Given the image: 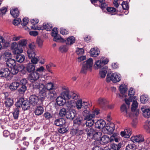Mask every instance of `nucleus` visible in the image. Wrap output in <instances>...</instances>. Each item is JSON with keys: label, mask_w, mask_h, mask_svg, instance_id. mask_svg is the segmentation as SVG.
<instances>
[{"label": "nucleus", "mask_w": 150, "mask_h": 150, "mask_svg": "<svg viewBox=\"0 0 150 150\" xmlns=\"http://www.w3.org/2000/svg\"><path fill=\"white\" fill-rule=\"evenodd\" d=\"M16 60L14 59L10 58L7 59L6 61V65L10 68L16 65Z\"/></svg>", "instance_id": "nucleus-34"}, {"label": "nucleus", "mask_w": 150, "mask_h": 150, "mask_svg": "<svg viewBox=\"0 0 150 150\" xmlns=\"http://www.w3.org/2000/svg\"><path fill=\"white\" fill-rule=\"evenodd\" d=\"M26 70L29 73H32L35 70V65L32 63H29L28 64L26 67Z\"/></svg>", "instance_id": "nucleus-37"}, {"label": "nucleus", "mask_w": 150, "mask_h": 150, "mask_svg": "<svg viewBox=\"0 0 150 150\" xmlns=\"http://www.w3.org/2000/svg\"><path fill=\"white\" fill-rule=\"evenodd\" d=\"M119 89L121 94H124L127 91V86L125 84H122L119 87Z\"/></svg>", "instance_id": "nucleus-45"}, {"label": "nucleus", "mask_w": 150, "mask_h": 150, "mask_svg": "<svg viewBox=\"0 0 150 150\" xmlns=\"http://www.w3.org/2000/svg\"><path fill=\"white\" fill-rule=\"evenodd\" d=\"M85 106V107H87V108L86 110H83V112L85 113V114H84V115L86 116V119L93 118L96 115H97L99 113V111L98 110H94L92 113H91L89 108L90 107L89 103H86Z\"/></svg>", "instance_id": "nucleus-4"}, {"label": "nucleus", "mask_w": 150, "mask_h": 150, "mask_svg": "<svg viewBox=\"0 0 150 150\" xmlns=\"http://www.w3.org/2000/svg\"><path fill=\"white\" fill-rule=\"evenodd\" d=\"M64 96L65 98L66 97V98L68 99H69L71 98L75 100H76L79 98V95H77L76 93L73 92L70 93V95L69 93L66 92L64 93Z\"/></svg>", "instance_id": "nucleus-24"}, {"label": "nucleus", "mask_w": 150, "mask_h": 150, "mask_svg": "<svg viewBox=\"0 0 150 150\" xmlns=\"http://www.w3.org/2000/svg\"><path fill=\"white\" fill-rule=\"evenodd\" d=\"M11 47L13 50V52L14 54H18L23 52V49L18 45L16 42H13L11 45Z\"/></svg>", "instance_id": "nucleus-11"}, {"label": "nucleus", "mask_w": 150, "mask_h": 150, "mask_svg": "<svg viewBox=\"0 0 150 150\" xmlns=\"http://www.w3.org/2000/svg\"><path fill=\"white\" fill-rule=\"evenodd\" d=\"M13 103L14 101L12 98H8L5 101V106L8 110H9L13 105Z\"/></svg>", "instance_id": "nucleus-36"}, {"label": "nucleus", "mask_w": 150, "mask_h": 150, "mask_svg": "<svg viewBox=\"0 0 150 150\" xmlns=\"http://www.w3.org/2000/svg\"><path fill=\"white\" fill-rule=\"evenodd\" d=\"M43 116L45 119L50 120L53 117V114L51 113L47 112L44 113Z\"/></svg>", "instance_id": "nucleus-54"}, {"label": "nucleus", "mask_w": 150, "mask_h": 150, "mask_svg": "<svg viewBox=\"0 0 150 150\" xmlns=\"http://www.w3.org/2000/svg\"><path fill=\"white\" fill-rule=\"evenodd\" d=\"M98 103L100 107L103 108L106 105L107 101L104 98H100L98 100Z\"/></svg>", "instance_id": "nucleus-29"}, {"label": "nucleus", "mask_w": 150, "mask_h": 150, "mask_svg": "<svg viewBox=\"0 0 150 150\" xmlns=\"http://www.w3.org/2000/svg\"><path fill=\"white\" fill-rule=\"evenodd\" d=\"M85 117L84 119L81 116H79L73 120V125L77 128L83 129L85 127Z\"/></svg>", "instance_id": "nucleus-5"}, {"label": "nucleus", "mask_w": 150, "mask_h": 150, "mask_svg": "<svg viewBox=\"0 0 150 150\" xmlns=\"http://www.w3.org/2000/svg\"><path fill=\"white\" fill-rule=\"evenodd\" d=\"M98 69H99L100 70L99 74L100 77L101 78H105L108 69V67L105 66L103 67H101Z\"/></svg>", "instance_id": "nucleus-27"}, {"label": "nucleus", "mask_w": 150, "mask_h": 150, "mask_svg": "<svg viewBox=\"0 0 150 150\" xmlns=\"http://www.w3.org/2000/svg\"><path fill=\"white\" fill-rule=\"evenodd\" d=\"M39 74L35 71L29 75L28 78L31 82L34 83L39 79Z\"/></svg>", "instance_id": "nucleus-14"}, {"label": "nucleus", "mask_w": 150, "mask_h": 150, "mask_svg": "<svg viewBox=\"0 0 150 150\" xmlns=\"http://www.w3.org/2000/svg\"><path fill=\"white\" fill-rule=\"evenodd\" d=\"M40 105H37L36 106L34 113L36 115L39 116L42 115L44 109L42 104Z\"/></svg>", "instance_id": "nucleus-25"}, {"label": "nucleus", "mask_w": 150, "mask_h": 150, "mask_svg": "<svg viewBox=\"0 0 150 150\" xmlns=\"http://www.w3.org/2000/svg\"><path fill=\"white\" fill-rule=\"evenodd\" d=\"M15 58L16 61L21 63L24 60L25 56L24 55L18 54L16 55Z\"/></svg>", "instance_id": "nucleus-49"}, {"label": "nucleus", "mask_w": 150, "mask_h": 150, "mask_svg": "<svg viewBox=\"0 0 150 150\" xmlns=\"http://www.w3.org/2000/svg\"><path fill=\"white\" fill-rule=\"evenodd\" d=\"M35 46L33 44L30 43L29 44L27 53L29 58L35 56Z\"/></svg>", "instance_id": "nucleus-12"}, {"label": "nucleus", "mask_w": 150, "mask_h": 150, "mask_svg": "<svg viewBox=\"0 0 150 150\" xmlns=\"http://www.w3.org/2000/svg\"><path fill=\"white\" fill-rule=\"evenodd\" d=\"M131 110L133 111L135 110L138 106V103L137 101H134L132 105Z\"/></svg>", "instance_id": "nucleus-62"}, {"label": "nucleus", "mask_w": 150, "mask_h": 150, "mask_svg": "<svg viewBox=\"0 0 150 150\" xmlns=\"http://www.w3.org/2000/svg\"><path fill=\"white\" fill-rule=\"evenodd\" d=\"M10 73V70L8 68H2L0 70V77L6 78L9 76Z\"/></svg>", "instance_id": "nucleus-16"}, {"label": "nucleus", "mask_w": 150, "mask_h": 150, "mask_svg": "<svg viewBox=\"0 0 150 150\" xmlns=\"http://www.w3.org/2000/svg\"><path fill=\"white\" fill-rule=\"evenodd\" d=\"M43 26L44 30H45L47 31H50L52 28V24L50 23H44L43 24Z\"/></svg>", "instance_id": "nucleus-48"}, {"label": "nucleus", "mask_w": 150, "mask_h": 150, "mask_svg": "<svg viewBox=\"0 0 150 150\" xmlns=\"http://www.w3.org/2000/svg\"><path fill=\"white\" fill-rule=\"evenodd\" d=\"M121 5L123 9L125 10H128L129 8V6L127 2L123 1L122 2Z\"/></svg>", "instance_id": "nucleus-59"}, {"label": "nucleus", "mask_w": 150, "mask_h": 150, "mask_svg": "<svg viewBox=\"0 0 150 150\" xmlns=\"http://www.w3.org/2000/svg\"><path fill=\"white\" fill-rule=\"evenodd\" d=\"M105 127L109 134L112 133L115 129L114 124L110 122L106 124Z\"/></svg>", "instance_id": "nucleus-23"}, {"label": "nucleus", "mask_w": 150, "mask_h": 150, "mask_svg": "<svg viewBox=\"0 0 150 150\" xmlns=\"http://www.w3.org/2000/svg\"><path fill=\"white\" fill-rule=\"evenodd\" d=\"M52 36L54 37L53 41H54L58 42L59 40H60L61 42H64L65 41L61 38L60 35L58 34L54 35H52Z\"/></svg>", "instance_id": "nucleus-42"}, {"label": "nucleus", "mask_w": 150, "mask_h": 150, "mask_svg": "<svg viewBox=\"0 0 150 150\" xmlns=\"http://www.w3.org/2000/svg\"><path fill=\"white\" fill-rule=\"evenodd\" d=\"M30 103L28 100H25L22 98H20L19 100L16 103V107H18L20 108L22 107V109L26 110L29 109L30 108Z\"/></svg>", "instance_id": "nucleus-2"}, {"label": "nucleus", "mask_w": 150, "mask_h": 150, "mask_svg": "<svg viewBox=\"0 0 150 150\" xmlns=\"http://www.w3.org/2000/svg\"><path fill=\"white\" fill-rule=\"evenodd\" d=\"M10 13L14 18H16L19 15V12L17 8H14L10 10Z\"/></svg>", "instance_id": "nucleus-41"}, {"label": "nucleus", "mask_w": 150, "mask_h": 150, "mask_svg": "<svg viewBox=\"0 0 150 150\" xmlns=\"http://www.w3.org/2000/svg\"><path fill=\"white\" fill-rule=\"evenodd\" d=\"M23 22L21 23V25L22 26H25L27 24L29 20L28 18L25 17L23 19Z\"/></svg>", "instance_id": "nucleus-64"}, {"label": "nucleus", "mask_w": 150, "mask_h": 150, "mask_svg": "<svg viewBox=\"0 0 150 150\" xmlns=\"http://www.w3.org/2000/svg\"><path fill=\"white\" fill-rule=\"evenodd\" d=\"M121 79V76L120 74L114 73L110 75V74L108 73L107 75L106 81L108 83L111 81L114 83H116L120 81Z\"/></svg>", "instance_id": "nucleus-3"}, {"label": "nucleus", "mask_w": 150, "mask_h": 150, "mask_svg": "<svg viewBox=\"0 0 150 150\" xmlns=\"http://www.w3.org/2000/svg\"><path fill=\"white\" fill-rule=\"evenodd\" d=\"M86 103H89L86 102H83V103H82V100L81 99L78 100L76 103V105L77 109L79 110L81 108H83L84 109H83V110H86L87 108V107H85V106Z\"/></svg>", "instance_id": "nucleus-22"}, {"label": "nucleus", "mask_w": 150, "mask_h": 150, "mask_svg": "<svg viewBox=\"0 0 150 150\" xmlns=\"http://www.w3.org/2000/svg\"><path fill=\"white\" fill-rule=\"evenodd\" d=\"M56 101L57 105L59 106H62L66 103L65 99L62 96L57 97L56 99Z\"/></svg>", "instance_id": "nucleus-30"}, {"label": "nucleus", "mask_w": 150, "mask_h": 150, "mask_svg": "<svg viewBox=\"0 0 150 150\" xmlns=\"http://www.w3.org/2000/svg\"><path fill=\"white\" fill-rule=\"evenodd\" d=\"M37 43L39 47H41L43 43V41L40 38L38 37L36 40Z\"/></svg>", "instance_id": "nucleus-63"}, {"label": "nucleus", "mask_w": 150, "mask_h": 150, "mask_svg": "<svg viewBox=\"0 0 150 150\" xmlns=\"http://www.w3.org/2000/svg\"><path fill=\"white\" fill-rule=\"evenodd\" d=\"M122 146V143L120 142L117 144L112 143L110 146V150H120Z\"/></svg>", "instance_id": "nucleus-32"}, {"label": "nucleus", "mask_w": 150, "mask_h": 150, "mask_svg": "<svg viewBox=\"0 0 150 150\" xmlns=\"http://www.w3.org/2000/svg\"><path fill=\"white\" fill-rule=\"evenodd\" d=\"M84 114H85V112H83L82 114L83 116L85 117V126H86L88 127H91L94 123L95 124L94 120L92 119V118L86 119V116L84 115Z\"/></svg>", "instance_id": "nucleus-20"}, {"label": "nucleus", "mask_w": 150, "mask_h": 150, "mask_svg": "<svg viewBox=\"0 0 150 150\" xmlns=\"http://www.w3.org/2000/svg\"><path fill=\"white\" fill-rule=\"evenodd\" d=\"M66 121L63 118H58L54 121V124L57 126H60L65 124Z\"/></svg>", "instance_id": "nucleus-31"}, {"label": "nucleus", "mask_w": 150, "mask_h": 150, "mask_svg": "<svg viewBox=\"0 0 150 150\" xmlns=\"http://www.w3.org/2000/svg\"><path fill=\"white\" fill-rule=\"evenodd\" d=\"M150 125V121H147L146 122L145 125L144 126V128L146 130V132L149 133H150V127H149Z\"/></svg>", "instance_id": "nucleus-55"}, {"label": "nucleus", "mask_w": 150, "mask_h": 150, "mask_svg": "<svg viewBox=\"0 0 150 150\" xmlns=\"http://www.w3.org/2000/svg\"><path fill=\"white\" fill-rule=\"evenodd\" d=\"M149 98L147 95H143L140 96V101L142 103H145L149 100Z\"/></svg>", "instance_id": "nucleus-50"}, {"label": "nucleus", "mask_w": 150, "mask_h": 150, "mask_svg": "<svg viewBox=\"0 0 150 150\" xmlns=\"http://www.w3.org/2000/svg\"><path fill=\"white\" fill-rule=\"evenodd\" d=\"M143 116L149 118L150 116V110L149 109H144L143 111Z\"/></svg>", "instance_id": "nucleus-56"}, {"label": "nucleus", "mask_w": 150, "mask_h": 150, "mask_svg": "<svg viewBox=\"0 0 150 150\" xmlns=\"http://www.w3.org/2000/svg\"><path fill=\"white\" fill-rule=\"evenodd\" d=\"M66 106L68 108V109L70 110L73 108L74 105L71 101H68L66 103Z\"/></svg>", "instance_id": "nucleus-58"}, {"label": "nucleus", "mask_w": 150, "mask_h": 150, "mask_svg": "<svg viewBox=\"0 0 150 150\" xmlns=\"http://www.w3.org/2000/svg\"><path fill=\"white\" fill-rule=\"evenodd\" d=\"M40 98L38 96L34 94L30 95L29 98V101L32 105H36L38 103L39 104H42L43 103H40Z\"/></svg>", "instance_id": "nucleus-10"}, {"label": "nucleus", "mask_w": 150, "mask_h": 150, "mask_svg": "<svg viewBox=\"0 0 150 150\" xmlns=\"http://www.w3.org/2000/svg\"><path fill=\"white\" fill-rule=\"evenodd\" d=\"M47 89H46V86L41 88L39 90L38 96L40 98V102L41 103H43L45 100V98L47 97V94H48Z\"/></svg>", "instance_id": "nucleus-13"}, {"label": "nucleus", "mask_w": 150, "mask_h": 150, "mask_svg": "<svg viewBox=\"0 0 150 150\" xmlns=\"http://www.w3.org/2000/svg\"><path fill=\"white\" fill-rule=\"evenodd\" d=\"M99 49L97 48H93L91 49L90 51V53L91 57H96L98 55L99 52Z\"/></svg>", "instance_id": "nucleus-39"}, {"label": "nucleus", "mask_w": 150, "mask_h": 150, "mask_svg": "<svg viewBox=\"0 0 150 150\" xmlns=\"http://www.w3.org/2000/svg\"><path fill=\"white\" fill-rule=\"evenodd\" d=\"M109 61V60L108 59H104V58L102 57L100 60H98L95 62L94 65L95 69H98L99 68L103 67L106 66L105 65L107 64Z\"/></svg>", "instance_id": "nucleus-8"}, {"label": "nucleus", "mask_w": 150, "mask_h": 150, "mask_svg": "<svg viewBox=\"0 0 150 150\" xmlns=\"http://www.w3.org/2000/svg\"><path fill=\"white\" fill-rule=\"evenodd\" d=\"M20 108L18 107L14 108L13 112V117L14 120H18L19 115Z\"/></svg>", "instance_id": "nucleus-40"}, {"label": "nucleus", "mask_w": 150, "mask_h": 150, "mask_svg": "<svg viewBox=\"0 0 150 150\" xmlns=\"http://www.w3.org/2000/svg\"><path fill=\"white\" fill-rule=\"evenodd\" d=\"M19 84L18 82L15 81L11 83L9 88L11 91H15L17 89H18V88H19Z\"/></svg>", "instance_id": "nucleus-28"}, {"label": "nucleus", "mask_w": 150, "mask_h": 150, "mask_svg": "<svg viewBox=\"0 0 150 150\" xmlns=\"http://www.w3.org/2000/svg\"><path fill=\"white\" fill-rule=\"evenodd\" d=\"M40 137H38L34 140L33 144L34 146V149L37 150L38 149L40 146H42L46 143V139H43L40 140Z\"/></svg>", "instance_id": "nucleus-7"}, {"label": "nucleus", "mask_w": 150, "mask_h": 150, "mask_svg": "<svg viewBox=\"0 0 150 150\" xmlns=\"http://www.w3.org/2000/svg\"><path fill=\"white\" fill-rule=\"evenodd\" d=\"M10 120V118L7 116H4V117L0 119V121L1 122L0 123L1 128L3 129H5V127L4 125H3V124H4L5 125H8Z\"/></svg>", "instance_id": "nucleus-19"}, {"label": "nucleus", "mask_w": 150, "mask_h": 150, "mask_svg": "<svg viewBox=\"0 0 150 150\" xmlns=\"http://www.w3.org/2000/svg\"><path fill=\"white\" fill-rule=\"evenodd\" d=\"M132 130L130 128H127L124 130V131H121L120 135L125 138H129L132 134Z\"/></svg>", "instance_id": "nucleus-21"}, {"label": "nucleus", "mask_w": 150, "mask_h": 150, "mask_svg": "<svg viewBox=\"0 0 150 150\" xmlns=\"http://www.w3.org/2000/svg\"><path fill=\"white\" fill-rule=\"evenodd\" d=\"M27 41V40L23 39L19 40L18 45L19 47H21L23 49L26 46Z\"/></svg>", "instance_id": "nucleus-43"}, {"label": "nucleus", "mask_w": 150, "mask_h": 150, "mask_svg": "<svg viewBox=\"0 0 150 150\" xmlns=\"http://www.w3.org/2000/svg\"><path fill=\"white\" fill-rule=\"evenodd\" d=\"M55 67L56 66L54 64L52 63H50V64H47L46 65V68L47 70L48 71L52 74L53 73L51 71L50 69L51 67Z\"/></svg>", "instance_id": "nucleus-60"}, {"label": "nucleus", "mask_w": 150, "mask_h": 150, "mask_svg": "<svg viewBox=\"0 0 150 150\" xmlns=\"http://www.w3.org/2000/svg\"><path fill=\"white\" fill-rule=\"evenodd\" d=\"M11 68L10 73L12 74L15 75L17 74L19 71L22 72L25 68V66L23 64H17Z\"/></svg>", "instance_id": "nucleus-9"}, {"label": "nucleus", "mask_w": 150, "mask_h": 150, "mask_svg": "<svg viewBox=\"0 0 150 150\" xmlns=\"http://www.w3.org/2000/svg\"><path fill=\"white\" fill-rule=\"evenodd\" d=\"M67 111L65 108H63L60 110L59 115L60 116L64 117L66 114Z\"/></svg>", "instance_id": "nucleus-57"}, {"label": "nucleus", "mask_w": 150, "mask_h": 150, "mask_svg": "<svg viewBox=\"0 0 150 150\" xmlns=\"http://www.w3.org/2000/svg\"><path fill=\"white\" fill-rule=\"evenodd\" d=\"M86 132L87 137L89 139H92L96 131L95 130L92 128H87L86 129Z\"/></svg>", "instance_id": "nucleus-26"}, {"label": "nucleus", "mask_w": 150, "mask_h": 150, "mask_svg": "<svg viewBox=\"0 0 150 150\" xmlns=\"http://www.w3.org/2000/svg\"><path fill=\"white\" fill-rule=\"evenodd\" d=\"M33 84V87L34 89H38L39 90L41 88L45 87V85L43 83H40L38 82H34Z\"/></svg>", "instance_id": "nucleus-46"}, {"label": "nucleus", "mask_w": 150, "mask_h": 150, "mask_svg": "<svg viewBox=\"0 0 150 150\" xmlns=\"http://www.w3.org/2000/svg\"><path fill=\"white\" fill-rule=\"evenodd\" d=\"M131 140L133 142V143H141L144 142V139L143 136L142 134L137 135L134 137H131Z\"/></svg>", "instance_id": "nucleus-18"}, {"label": "nucleus", "mask_w": 150, "mask_h": 150, "mask_svg": "<svg viewBox=\"0 0 150 150\" xmlns=\"http://www.w3.org/2000/svg\"><path fill=\"white\" fill-rule=\"evenodd\" d=\"M120 111L121 113L124 116L127 117H130L131 114L127 110V108L125 104H123L120 107Z\"/></svg>", "instance_id": "nucleus-17"}, {"label": "nucleus", "mask_w": 150, "mask_h": 150, "mask_svg": "<svg viewBox=\"0 0 150 150\" xmlns=\"http://www.w3.org/2000/svg\"><path fill=\"white\" fill-rule=\"evenodd\" d=\"M110 141V137L107 135H104L101 137L100 142L101 144H108Z\"/></svg>", "instance_id": "nucleus-33"}, {"label": "nucleus", "mask_w": 150, "mask_h": 150, "mask_svg": "<svg viewBox=\"0 0 150 150\" xmlns=\"http://www.w3.org/2000/svg\"><path fill=\"white\" fill-rule=\"evenodd\" d=\"M18 83L19 88H18V91L20 93L23 94L27 89L28 86V80L26 79H23L20 80Z\"/></svg>", "instance_id": "nucleus-6"}, {"label": "nucleus", "mask_w": 150, "mask_h": 150, "mask_svg": "<svg viewBox=\"0 0 150 150\" xmlns=\"http://www.w3.org/2000/svg\"><path fill=\"white\" fill-rule=\"evenodd\" d=\"M68 49V47L66 45H61L59 48V50L62 53L66 52Z\"/></svg>", "instance_id": "nucleus-52"}, {"label": "nucleus", "mask_w": 150, "mask_h": 150, "mask_svg": "<svg viewBox=\"0 0 150 150\" xmlns=\"http://www.w3.org/2000/svg\"><path fill=\"white\" fill-rule=\"evenodd\" d=\"M47 93L49 95V97H50L52 100L54 99L57 97V93L54 89L47 91Z\"/></svg>", "instance_id": "nucleus-44"}, {"label": "nucleus", "mask_w": 150, "mask_h": 150, "mask_svg": "<svg viewBox=\"0 0 150 150\" xmlns=\"http://www.w3.org/2000/svg\"><path fill=\"white\" fill-rule=\"evenodd\" d=\"M93 64V60L89 58L86 61L84 62L81 71L82 73L86 74L88 71H91Z\"/></svg>", "instance_id": "nucleus-1"}, {"label": "nucleus", "mask_w": 150, "mask_h": 150, "mask_svg": "<svg viewBox=\"0 0 150 150\" xmlns=\"http://www.w3.org/2000/svg\"><path fill=\"white\" fill-rule=\"evenodd\" d=\"M76 52L78 55H81L84 54V51L83 48H77Z\"/></svg>", "instance_id": "nucleus-61"}, {"label": "nucleus", "mask_w": 150, "mask_h": 150, "mask_svg": "<svg viewBox=\"0 0 150 150\" xmlns=\"http://www.w3.org/2000/svg\"><path fill=\"white\" fill-rule=\"evenodd\" d=\"M46 86V89H47V91L55 89V88H54V84L52 82H50L47 83Z\"/></svg>", "instance_id": "nucleus-53"}, {"label": "nucleus", "mask_w": 150, "mask_h": 150, "mask_svg": "<svg viewBox=\"0 0 150 150\" xmlns=\"http://www.w3.org/2000/svg\"><path fill=\"white\" fill-rule=\"evenodd\" d=\"M106 123L103 120H98L95 122L94 125L95 127L98 129H102L105 127Z\"/></svg>", "instance_id": "nucleus-15"}, {"label": "nucleus", "mask_w": 150, "mask_h": 150, "mask_svg": "<svg viewBox=\"0 0 150 150\" xmlns=\"http://www.w3.org/2000/svg\"><path fill=\"white\" fill-rule=\"evenodd\" d=\"M68 130V127L65 124L59 127L58 128V132L62 134H64L67 132Z\"/></svg>", "instance_id": "nucleus-38"}, {"label": "nucleus", "mask_w": 150, "mask_h": 150, "mask_svg": "<svg viewBox=\"0 0 150 150\" xmlns=\"http://www.w3.org/2000/svg\"><path fill=\"white\" fill-rule=\"evenodd\" d=\"M75 38L74 36H71L67 39L66 44L67 45H71L75 42Z\"/></svg>", "instance_id": "nucleus-47"}, {"label": "nucleus", "mask_w": 150, "mask_h": 150, "mask_svg": "<svg viewBox=\"0 0 150 150\" xmlns=\"http://www.w3.org/2000/svg\"><path fill=\"white\" fill-rule=\"evenodd\" d=\"M136 146L133 143L128 144L126 146L125 150H136Z\"/></svg>", "instance_id": "nucleus-51"}, {"label": "nucleus", "mask_w": 150, "mask_h": 150, "mask_svg": "<svg viewBox=\"0 0 150 150\" xmlns=\"http://www.w3.org/2000/svg\"><path fill=\"white\" fill-rule=\"evenodd\" d=\"M102 136V133L101 132L96 131L92 139H94L100 142Z\"/></svg>", "instance_id": "nucleus-35"}]
</instances>
